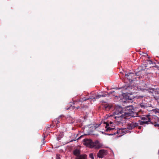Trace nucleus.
<instances>
[{
	"label": "nucleus",
	"mask_w": 159,
	"mask_h": 159,
	"mask_svg": "<svg viewBox=\"0 0 159 159\" xmlns=\"http://www.w3.org/2000/svg\"><path fill=\"white\" fill-rule=\"evenodd\" d=\"M107 151L104 149L100 150V158H103L107 155Z\"/></svg>",
	"instance_id": "obj_10"
},
{
	"label": "nucleus",
	"mask_w": 159,
	"mask_h": 159,
	"mask_svg": "<svg viewBox=\"0 0 159 159\" xmlns=\"http://www.w3.org/2000/svg\"><path fill=\"white\" fill-rule=\"evenodd\" d=\"M139 115V113H134L133 115V116L134 117H139L140 116Z\"/></svg>",
	"instance_id": "obj_18"
},
{
	"label": "nucleus",
	"mask_w": 159,
	"mask_h": 159,
	"mask_svg": "<svg viewBox=\"0 0 159 159\" xmlns=\"http://www.w3.org/2000/svg\"><path fill=\"white\" fill-rule=\"evenodd\" d=\"M99 95L97 94L95 92H92L87 97L88 100L89 99L93 100L96 99H98L99 98Z\"/></svg>",
	"instance_id": "obj_7"
},
{
	"label": "nucleus",
	"mask_w": 159,
	"mask_h": 159,
	"mask_svg": "<svg viewBox=\"0 0 159 159\" xmlns=\"http://www.w3.org/2000/svg\"><path fill=\"white\" fill-rule=\"evenodd\" d=\"M103 108L106 111H108L112 107V104L111 103H108L104 102L102 104Z\"/></svg>",
	"instance_id": "obj_8"
},
{
	"label": "nucleus",
	"mask_w": 159,
	"mask_h": 159,
	"mask_svg": "<svg viewBox=\"0 0 159 159\" xmlns=\"http://www.w3.org/2000/svg\"><path fill=\"white\" fill-rule=\"evenodd\" d=\"M140 105L142 107H147L149 106L148 104L145 103H142L140 104Z\"/></svg>",
	"instance_id": "obj_16"
},
{
	"label": "nucleus",
	"mask_w": 159,
	"mask_h": 159,
	"mask_svg": "<svg viewBox=\"0 0 159 159\" xmlns=\"http://www.w3.org/2000/svg\"><path fill=\"white\" fill-rule=\"evenodd\" d=\"M44 138H45V136L44 137V138L43 139V144H44L46 142L45 141H44V140H45Z\"/></svg>",
	"instance_id": "obj_23"
},
{
	"label": "nucleus",
	"mask_w": 159,
	"mask_h": 159,
	"mask_svg": "<svg viewBox=\"0 0 159 159\" xmlns=\"http://www.w3.org/2000/svg\"><path fill=\"white\" fill-rule=\"evenodd\" d=\"M81 137H82V136H80V137L79 138H81Z\"/></svg>",
	"instance_id": "obj_28"
},
{
	"label": "nucleus",
	"mask_w": 159,
	"mask_h": 159,
	"mask_svg": "<svg viewBox=\"0 0 159 159\" xmlns=\"http://www.w3.org/2000/svg\"><path fill=\"white\" fill-rule=\"evenodd\" d=\"M129 108V109H127V110H130L131 111L132 109V106H129V107H127V108Z\"/></svg>",
	"instance_id": "obj_20"
},
{
	"label": "nucleus",
	"mask_w": 159,
	"mask_h": 159,
	"mask_svg": "<svg viewBox=\"0 0 159 159\" xmlns=\"http://www.w3.org/2000/svg\"><path fill=\"white\" fill-rule=\"evenodd\" d=\"M83 142V144L87 147L90 148H94L96 149L99 148V143L98 140L93 142L91 139H84Z\"/></svg>",
	"instance_id": "obj_1"
},
{
	"label": "nucleus",
	"mask_w": 159,
	"mask_h": 159,
	"mask_svg": "<svg viewBox=\"0 0 159 159\" xmlns=\"http://www.w3.org/2000/svg\"><path fill=\"white\" fill-rule=\"evenodd\" d=\"M73 153L74 155L78 157L80 155V151L77 149L73 151Z\"/></svg>",
	"instance_id": "obj_12"
},
{
	"label": "nucleus",
	"mask_w": 159,
	"mask_h": 159,
	"mask_svg": "<svg viewBox=\"0 0 159 159\" xmlns=\"http://www.w3.org/2000/svg\"><path fill=\"white\" fill-rule=\"evenodd\" d=\"M157 121L158 122H159V118L158 119Z\"/></svg>",
	"instance_id": "obj_26"
},
{
	"label": "nucleus",
	"mask_w": 159,
	"mask_h": 159,
	"mask_svg": "<svg viewBox=\"0 0 159 159\" xmlns=\"http://www.w3.org/2000/svg\"><path fill=\"white\" fill-rule=\"evenodd\" d=\"M99 124H97L92 128L91 127L89 130V133L96 136H98L99 132Z\"/></svg>",
	"instance_id": "obj_5"
},
{
	"label": "nucleus",
	"mask_w": 159,
	"mask_h": 159,
	"mask_svg": "<svg viewBox=\"0 0 159 159\" xmlns=\"http://www.w3.org/2000/svg\"><path fill=\"white\" fill-rule=\"evenodd\" d=\"M134 87L132 85V84H129L128 85L127 87H125L123 88V89L128 91L126 93H128V91H130L132 90H134Z\"/></svg>",
	"instance_id": "obj_9"
},
{
	"label": "nucleus",
	"mask_w": 159,
	"mask_h": 159,
	"mask_svg": "<svg viewBox=\"0 0 159 159\" xmlns=\"http://www.w3.org/2000/svg\"><path fill=\"white\" fill-rule=\"evenodd\" d=\"M154 126H159V124H157L156 122L154 123Z\"/></svg>",
	"instance_id": "obj_22"
},
{
	"label": "nucleus",
	"mask_w": 159,
	"mask_h": 159,
	"mask_svg": "<svg viewBox=\"0 0 159 159\" xmlns=\"http://www.w3.org/2000/svg\"><path fill=\"white\" fill-rule=\"evenodd\" d=\"M97 156H98V157H99V151H98V153Z\"/></svg>",
	"instance_id": "obj_24"
},
{
	"label": "nucleus",
	"mask_w": 159,
	"mask_h": 159,
	"mask_svg": "<svg viewBox=\"0 0 159 159\" xmlns=\"http://www.w3.org/2000/svg\"><path fill=\"white\" fill-rule=\"evenodd\" d=\"M130 114V113L129 112H125L124 113V114Z\"/></svg>",
	"instance_id": "obj_25"
},
{
	"label": "nucleus",
	"mask_w": 159,
	"mask_h": 159,
	"mask_svg": "<svg viewBox=\"0 0 159 159\" xmlns=\"http://www.w3.org/2000/svg\"><path fill=\"white\" fill-rule=\"evenodd\" d=\"M138 125L137 123L132 122L131 123L129 124L128 126L125 128H121V129H119V132H121L123 133H126L127 131H129V129H131L137 126Z\"/></svg>",
	"instance_id": "obj_4"
},
{
	"label": "nucleus",
	"mask_w": 159,
	"mask_h": 159,
	"mask_svg": "<svg viewBox=\"0 0 159 159\" xmlns=\"http://www.w3.org/2000/svg\"><path fill=\"white\" fill-rule=\"evenodd\" d=\"M112 123V122H110V124H109L108 123H107L106 122H103V121H102L101 124H100V125H101V124L102 125H103L104 124L106 125L105 128L106 129V131H107L112 130H116V132L114 133L113 134H108L109 135H115L116 133H118V132L117 130H116L115 129L114 126L113 127L111 126V124Z\"/></svg>",
	"instance_id": "obj_3"
},
{
	"label": "nucleus",
	"mask_w": 159,
	"mask_h": 159,
	"mask_svg": "<svg viewBox=\"0 0 159 159\" xmlns=\"http://www.w3.org/2000/svg\"><path fill=\"white\" fill-rule=\"evenodd\" d=\"M89 157L92 159H94L93 155V153H90L89 155Z\"/></svg>",
	"instance_id": "obj_19"
},
{
	"label": "nucleus",
	"mask_w": 159,
	"mask_h": 159,
	"mask_svg": "<svg viewBox=\"0 0 159 159\" xmlns=\"http://www.w3.org/2000/svg\"><path fill=\"white\" fill-rule=\"evenodd\" d=\"M122 108L119 107L118 109H116L115 111V116H112L113 118L115 119V122H118L119 123L118 124H120V123L122 120V116L123 114H122Z\"/></svg>",
	"instance_id": "obj_2"
},
{
	"label": "nucleus",
	"mask_w": 159,
	"mask_h": 159,
	"mask_svg": "<svg viewBox=\"0 0 159 159\" xmlns=\"http://www.w3.org/2000/svg\"><path fill=\"white\" fill-rule=\"evenodd\" d=\"M79 107H76L77 109H78V108Z\"/></svg>",
	"instance_id": "obj_27"
},
{
	"label": "nucleus",
	"mask_w": 159,
	"mask_h": 159,
	"mask_svg": "<svg viewBox=\"0 0 159 159\" xmlns=\"http://www.w3.org/2000/svg\"><path fill=\"white\" fill-rule=\"evenodd\" d=\"M108 94V93L107 92H105L103 93V94L100 95V97H106L107 96Z\"/></svg>",
	"instance_id": "obj_17"
},
{
	"label": "nucleus",
	"mask_w": 159,
	"mask_h": 159,
	"mask_svg": "<svg viewBox=\"0 0 159 159\" xmlns=\"http://www.w3.org/2000/svg\"><path fill=\"white\" fill-rule=\"evenodd\" d=\"M88 99L87 97H84L83 98H81L80 99H79L78 101V102H83L84 101H85L87 100Z\"/></svg>",
	"instance_id": "obj_15"
},
{
	"label": "nucleus",
	"mask_w": 159,
	"mask_h": 159,
	"mask_svg": "<svg viewBox=\"0 0 159 159\" xmlns=\"http://www.w3.org/2000/svg\"><path fill=\"white\" fill-rule=\"evenodd\" d=\"M87 157V156L85 154L81 155L77 157L75 159H86Z\"/></svg>",
	"instance_id": "obj_14"
},
{
	"label": "nucleus",
	"mask_w": 159,
	"mask_h": 159,
	"mask_svg": "<svg viewBox=\"0 0 159 159\" xmlns=\"http://www.w3.org/2000/svg\"><path fill=\"white\" fill-rule=\"evenodd\" d=\"M56 159H61L60 155L59 154H57Z\"/></svg>",
	"instance_id": "obj_21"
},
{
	"label": "nucleus",
	"mask_w": 159,
	"mask_h": 159,
	"mask_svg": "<svg viewBox=\"0 0 159 159\" xmlns=\"http://www.w3.org/2000/svg\"><path fill=\"white\" fill-rule=\"evenodd\" d=\"M141 119L143 121H139L140 124L141 125H143L144 124H148L149 123H152L151 122V118L150 115L145 116L141 117Z\"/></svg>",
	"instance_id": "obj_6"
},
{
	"label": "nucleus",
	"mask_w": 159,
	"mask_h": 159,
	"mask_svg": "<svg viewBox=\"0 0 159 159\" xmlns=\"http://www.w3.org/2000/svg\"><path fill=\"white\" fill-rule=\"evenodd\" d=\"M134 74L131 73H129L127 74H125V76L129 80H132V79L131 78V77L132 75Z\"/></svg>",
	"instance_id": "obj_13"
},
{
	"label": "nucleus",
	"mask_w": 159,
	"mask_h": 159,
	"mask_svg": "<svg viewBox=\"0 0 159 159\" xmlns=\"http://www.w3.org/2000/svg\"><path fill=\"white\" fill-rule=\"evenodd\" d=\"M61 117V116H59L58 118L55 119L52 121L53 124H56V126L59 127V126L58 125V123L59 122V119Z\"/></svg>",
	"instance_id": "obj_11"
}]
</instances>
